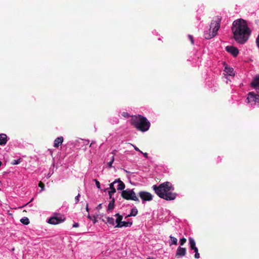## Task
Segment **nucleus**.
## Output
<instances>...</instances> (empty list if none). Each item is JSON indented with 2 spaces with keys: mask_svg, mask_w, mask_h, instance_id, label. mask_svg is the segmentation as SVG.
I'll return each instance as SVG.
<instances>
[{
  "mask_svg": "<svg viewBox=\"0 0 259 259\" xmlns=\"http://www.w3.org/2000/svg\"><path fill=\"white\" fill-rule=\"evenodd\" d=\"M232 31L235 41L241 45L248 40L251 33L246 22L242 19H238L233 22Z\"/></svg>",
  "mask_w": 259,
  "mask_h": 259,
  "instance_id": "obj_1",
  "label": "nucleus"
},
{
  "mask_svg": "<svg viewBox=\"0 0 259 259\" xmlns=\"http://www.w3.org/2000/svg\"><path fill=\"white\" fill-rule=\"evenodd\" d=\"M153 189L160 198L167 201L175 200L177 196L176 193L172 192L174 188L169 182L161 183L158 186L155 185Z\"/></svg>",
  "mask_w": 259,
  "mask_h": 259,
  "instance_id": "obj_2",
  "label": "nucleus"
},
{
  "mask_svg": "<svg viewBox=\"0 0 259 259\" xmlns=\"http://www.w3.org/2000/svg\"><path fill=\"white\" fill-rule=\"evenodd\" d=\"M130 122L138 131L142 132L148 131L150 127V122L147 119L139 114L132 116Z\"/></svg>",
  "mask_w": 259,
  "mask_h": 259,
  "instance_id": "obj_3",
  "label": "nucleus"
},
{
  "mask_svg": "<svg viewBox=\"0 0 259 259\" xmlns=\"http://www.w3.org/2000/svg\"><path fill=\"white\" fill-rule=\"evenodd\" d=\"M221 19L219 17H216L211 21L210 25V30L212 29V33L205 34V38L206 39H210L214 37L217 34V32L220 27V22Z\"/></svg>",
  "mask_w": 259,
  "mask_h": 259,
  "instance_id": "obj_4",
  "label": "nucleus"
},
{
  "mask_svg": "<svg viewBox=\"0 0 259 259\" xmlns=\"http://www.w3.org/2000/svg\"><path fill=\"white\" fill-rule=\"evenodd\" d=\"M121 197L127 200H132L139 202L140 200L137 196L134 189H126L123 190L121 194Z\"/></svg>",
  "mask_w": 259,
  "mask_h": 259,
  "instance_id": "obj_5",
  "label": "nucleus"
},
{
  "mask_svg": "<svg viewBox=\"0 0 259 259\" xmlns=\"http://www.w3.org/2000/svg\"><path fill=\"white\" fill-rule=\"evenodd\" d=\"M247 103L251 105L255 104L256 103H259V96L258 94H255L253 92H249L246 99Z\"/></svg>",
  "mask_w": 259,
  "mask_h": 259,
  "instance_id": "obj_6",
  "label": "nucleus"
},
{
  "mask_svg": "<svg viewBox=\"0 0 259 259\" xmlns=\"http://www.w3.org/2000/svg\"><path fill=\"white\" fill-rule=\"evenodd\" d=\"M65 220L64 216L60 215L59 216H55L50 218L48 223L52 225H57L63 222Z\"/></svg>",
  "mask_w": 259,
  "mask_h": 259,
  "instance_id": "obj_7",
  "label": "nucleus"
},
{
  "mask_svg": "<svg viewBox=\"0 0 259 259\" xmlns=\"http://www.w3.org/2000/svg\"><path fill=\"white\" fill-rule=\"evenodd\" d=\"M139 197L143 201H151L153 199L152 195L147 191H142L139 193Z\"/></svg>",
  "mask_w": 259,
  "mask_h": 259,
  "instance_id": "obj_8",
  "label": "nucleus"
},
{
  "mask_svg": "<svg viewBox=\"0 0 259 259\" xmlns=\"http://www.w3.org/2000/svg\"><path fill=\"white\" fill-rule=\"evenodd\" d=\"M226 50L228 53L231 54L233 57H237V55L239 54V50L238 49L232 46H228L226 47Z\"/></svg>",
  "mask_w": 259,
  "mask_h": 259,
  "instance_id": "obj_9",
  "label": "nucleus"
},
{
  "mask_svg": "<svg viewBox=\"0 0 259 259\" xmlns=\"http://www.w3.org/2000/svg\"><path fill=\"white\" fill-rule=\"evenodd\" d=\"M186 254V248L179 246L178 247L175 255L176 258H180L185 256Z\"/></svg>",
  "mask_w": 259,
  "mask_h": 259,
  "instance_id": "obj_10",
  "label": "nucleus"
},
{
  "mask_svg": "<svg viewBox=\"0 0 259 259\" xmlns=\"http://www.w3.org/2000/svg\"><path fill=\"white\" fill-rule=\"evenodd\" d=\"M251 86L253 87L256 90L259 89V75L256 76L250 84Z\"/></svg>",
  "mask_w": 259,
  "mask_h": 259,
  "instance_id": "obj_11",
  "label": "nucleus"
},
{
  "mask_svg": "<svg viewBox=\"0 0 259 259\" xmlns=\"http://www.w3.org/2000/svg\"><path fill=\"white\" fill-rule=\"evenodd\" d=\"M118 183V185H117V189L118 190H124V189L125 188V185L123 183V182H122L120 179H116L114 182L113 183Z\"/></svg>",
  "mask_w": 259,
  "mask_h": 259,
  "instance_id": "obj_12",
  "label": "nucleus"
},
{
  "mask_svg": "<svg viewBox=\"0 0 259 259\" xmlns=\"http://www.w3.org/2000/svg\"><path fill=\"white\" fill-rule=\"evenodd\" d=\"M132 225V222L122 221L120 223H118L115 227V228H121L122 227H130Z\"/></svg>",
  "mask_w": 259,
  "mask_h": 259,
  "instance_id": "obj_13",
  "label": "nucleus"
},
{
  "mask_svg": "<svg viewBox=\"0 0 259 259\" xmlns=\"http://www.w3.org/2000/svg\"><path fill=\"white\" fill-rule=\"evenodd\" d=\"M63 142V137H60L56 138L54 142V146L55 148H58L59 146H60Z\"/></svg>",
  "mask_w": 259,
  "mask_h": 259,
  "instance_id": "obj_14",
  "label": "nucleus"
},
{
  "mask_svg": "<svg viewBox=\"0 0 259 259\" xmlns=\"http://www.w3.org/2000/svg\"><path fill=\"white\" fill-rule=\"evenodd\" d=\"M7 136L4 134H0V145H4L7 142Z\"/></svg>",
  "mask_w": 259,
  "mask_h": 259,
  "instance_id": "obj_15",
  "label": "nucleus"
},
{
  "mask_svg": "<svg viewBox=\"0 0 259 259\" xmlns=\"http://www.w3.org/2000/svg\"><path fill=\"white\" fill-rule=\"evenodd\" d=\"M189 241L190 244V248L191 250L196 247L195 241L193 238L189 237Z\"/></svg>",
  "mask_w": 259,
  "mask_h": 259,
  "instance_id": "obj_16",
  "label": "nucleus"
},
{
  "mask_svg": "<svg viewBox=\"0 0 259 259\" xmlns=\"http://www.w3.org/2000/svg\"><path fill=\"white\" fill-rule=\"evenodd\" d=\"M114 202H115V199L114 198H113L112 199V200L109 202V203L108 204L107 211H111L113 209V208L114 207Z\"/></svg>",
  "mask_w": 259,
  "mask_h": 259,
  "instance_id": "obj_17",
  "label": "nucleus"
},
{
  "mask_svg": "<svg viewBox=\"0 0 259 259\" xmlns=\"http://www.w3.org/2000/svg\"><path fill=\"white\" fill-rule=\"evenodd\" d=\"M138 209L134 207L132 209L130 214H128L126 218L130 217L131 216L135 217L138 214Z\"/></svg>",
  "mask_w": 259,
  "mask_h": 259,
  "instance_id": "obj_18",
  "label": "nucleus"
},
{
  "mask_svg": "<svg viewBox=\"0 0 259 259\" xmlns=\"http://www.w3.org/2000/svg\"><path fill=\"white\" fill-rule=\"evenodd\" d=\"M170 239V240H171V242H169V245L171 246L172 245V244H174V245H177L178 244V240L176 238L173 237V236H170L169 237Z\"/></svg>",
  "mask_w": 259,
  "mask_h": 259,
  "instance_id": "obj_19",
  "label": "nucleus"
},
{
  "mask_svg": "<svg viewBox=\"0 0 259 259\" xmlns=\"http://www.w3.org/2000/svg\"><path fill=\"white\" fill-rule=\"evenodd\" d=\"M20 222L21 223L25 225H28L30 223L29 219L26 217L21 219L20 220Z\"/></svg>",
  "mask_w": 259,
  "mask_h": 259,
  "instance_id": "obj_20",
  "label": "nucleus"
},
{
  "mask_svg": "<svg viewBox=\"0 0 259 259\" xmlns=\"http://www.w3.org/2000/svg\"><path fill=\"white\" fill-rule=\"evenodd\" d=\"M225 71L226 73L229 74L230 75H232V73H233V69L232 68L226 67L225 68Z\"/></svg>",
  "mask_w": 259,
  "mask_h": 259,
  "instance_id": "obj_21",
  "label": "nucleus"
},
{
  "mask_svg": "<svg viewBox=\"0 0 259 259\" xmlns=\"http://www.w3.org/2000/svg\"><path fill=\"white\" fill-rule=\"evenodd\" d=\"M106 219H107V222L109 224L112 225H114V220L113 218L107 217Z\"/></svg>",
  "mask_w": 259,
  "mask_h": 259,
  "instance_id": "obj_22",
  "label": "nucleus"
},
{
  "mask_svg": "<svg viewBox=\"0 0 259 259\" xmlns=\"http://www.w3.org/2000/svg\"><path fill=\"white\" fill-rule=\"evenodd\" d=\"M114 161V156H112L111 158L110 161L109 162H108L107 163L108 167L109 168H111L112 167V163H113Z\"/></svg>",
  "mask_w": 259,
  "mask_h": 259,
  "instance_id": "obj_23",
  "label": "nucleus"
},
{
  "mask_svg": "<svg viewBox=\"0 0 259 259\" xmlns=\"http://www.w3.org/2000/svg\"><path fill=\"white\" fill-rule=\"evenodd\" d=\"M186 239L185 238H182L180 239V243L181 246H183L184 244L186 242Z\"/></svg>",
  "mask_w": 259,
  "mask_h": 259,
  "instance_id": "obj_24",
  "label": "nucleus"
},
{
  "mask_svg": "<svg viewBox=\"0 0 259 259\" xmlns=\"http://www.w3.org/2000/svg\"><path fill=\"white\" fill-rule=\"evenodd\" d=\"M122 216H119V217H117L115 221L116 225H118V223H120L122 222Z\"/></svg>",
  "mask_w": 259,
  "mask_h": 259,
  "instance_id": "obj_25",
  "label": "nucleus"
},
{
  "mask_svg": "<svg viewBox=\"0 0 259 259\" xmlns=\"http://www.w3.org/2000/svg\"><path fill=\"white\" fill-rule=\"evenodd\" d=\"M20 158L18 159V160H13L12 162H11V164H13V165H16V164H19L20 162Z\"/></svg>",
  "mask_w": 259,
  "mask_h": 259,
  "instance_id": "obj_26",
  "label": "nucleus"
},
{
  "mask_svg": "<svg viewBox=\"0 0 259 259\" xmlns=\"http://www.w3.org/2000/svg\"><path fill=\"white\" fill-rule=\"evenodd\" d=\"M38 186L41 188V191L44 190L45 188V184L42 182L40 181L38 183Z\"/></svg>",
  "mask_w": 259,
  "mask_h": 259,
  "instance_id": "obj_27",
  "label": "nucleus"
},
{
  "mask_svg": "<svg viewBox=\"0 0 259 259\" xmlns=\"http://www.w3.org/2000/svg\"><path fill=\"white\" fill-rule=\"evenodd\" d=\"M94 181L95 182L96 185L97 187V188H99V189H100V182L97 180H96V179H95Z\"/></svg>",
  "mask_w": 259,
  "mask_h": 259,
  "instance_id": "obj_28",
  "label": "nucleus"
},
{
  "mask_svg": "<svg viewBox=\"0 0 259 259\" xmlns=\"http://www.w3.org/2000/svg\"><path fill=\"white\" fill-rule=\"evenodd\" d=\"M188 38H189V40L191 41V44L193 45L194 44V40H193V36L191 35H189Z\"/></svg>",
  "mask_w": 259,
  "mask_h": 259,
  "instance_id": "obj_29",
  "label": "nucleus"
},
{
  "mask_svg": "<svg viewBox=\"0 0 259 259\" xmlns=\"http://www.w3.org/2000/svg\"><path fill=\"white\" fill-rule=\"evenodd\" d=\"M79 197H80V194H78L77 195V196L75 197V203H77L79 202Z\"/></svg>",
  "mask_w": 259,
  "mask_h": 259,
  "instance_id": "obj_30",
  "label": "nucleus"
},
{
  "mask_svg": "<svg viewBox=\"0 0 259 259\" xmlns=\"http://www.w3.org/2000/svg\"><path fill=\"white\" fill-rule=\"evenodd\" d=\"M256 45L257 46V47L259 48V33H258V35H257L256 38Z\"/></svg>",
  "mask_w": 259,
  "mask_h": 259,
  "instance_id": "obj_31",
  "label": "nucleus"
},
{
  "mask_svg": "<svg viewBox=\"0 0 259 259\" xmlns=\"http://www.w3.org/2000/svg\"><path fill=\"white\" fill-rule=\"evenodd\" d=\"M194 257H195V258H197V259L199 258L200 257V254H199L198 252H196L195 253V254L194 255Z\"/></svg>",
  "mask_w": 259,
  "mask_h": 259,
  "instance_id": "obj_32",
  "label": "nucleus"
},
{
  "mask_svg": "<svg viewBox=\"0 0 259 259\" xmlns=\"http://www.w3.org/2000/svg\"><path fill=\"white\" fill-rule=\"evenodd\" d=\"M115 184V183H113H113H111V184H110V185H109V188H110V189H112L115 188H114V185Z\"/></svg>",
  "mask_w": 259,
  "mask_h": 259,
  "instance_id": "obj_33",
  "label": "nucleus"
},
{
  "mask_svg": "<svg viewBox=\"0 0 259 259\" xmlns=\"http://www.w3.org/2000/svg\"><path fill=\"white\" fill-rule=\"evenodd\" d=\"M102 204H99L96 207V209L98 210H100L102 208Z\"/></svg>",
  "mask_w": 259,
  "mask_h": 259,
  "instance_id": "obj_34",
  "label": "nucleus"
},
{
  "mask_svg": "<svg viewBox=\"0 0 259 259\" xmlns=\"http://www.w3.org/2000/svg\"><path fill=\"white\" fill-rule=\"evenodd\" d=\"M79 226L78 224L77 223H74L73 225V227H74V228H77Z\"/></svg>",
  "mask_w": 259,
  "mask_h": 259,
  "instance_id": "obj_35",
  "label": "nucleus"
},
{
  "mask_svg": "<svg viewBox=\"0 0 259 259\" xmlns=\"http://www.w3.org/2000/svg\"><path fill=\"white\" fill-rule=\"evenodd\" d=\"M134 148H135V149L136 151H139L140 152L142 153V151H141V150H140L138 147H136V146H134Z\"/></svg>",
  "mask_w": 259,
  "mask_h": 259,
  "instance_id": "obj_36",
  "label": "nucleus"
},
{
  "mask_svg": "<svg viewBox=\"0 0 259 259\" xmlns=\"http://www.w3.org/2000/svg\"><path fill=\"white\" fill-rule=\"evenodd\" d=\"M142 153L143 154L145 158H148V153H143V152H142Z\"/></svg>",
  "mask_w": 259,
  "mask_h": 259,
  "instance_id": "obj_37",
  "label": "nucleus"
},
{
  "mask_svg": "<svg viewBox=\"0 0 259 259\" xmlns=\"http://www.w3.org/2000/svg\"><path fill=\"white\" fill-rule=\"evenodd\" d=\"M108 194H109L110 198L111 199L112 198V194L113 193H111V191H109Z\"/></svg>",
  "mask_w": 259,
  "mask_h": 259,
  "instance_id": "obj_38",
  "label": "nucleus"
},
{
  "mask_svg": "<svg viewBox=\"0 0 259 259\" xmlns=\"http://www.w3.org/2000/svg\"><path fill=\"white\" fill-rule=\"evenodd\" d=\"M123 116L124 117H129L130 116V115L127 113H123Z\"/></svg>",
  "mask_w": 259,
  "mask_h": 259,
  "instance_id": "obj_39",
  "label": "nucleus"
},
{
  "mask_svg": "<svg viewBox=\"0 0 259 259\" xmlns=\"http://www.w3.org/2000/svg\"><path fill=\"white\" fill-rule=\"evenodd\" d=\"M110 191L111 193H115L116 192V189L115 188L112 189Z\"/></svg>",
  "mask_w": 259,
  "mask_h": 259,
  "instance_id": "obj_40",
  "label": "nucleus"
},
{
  "mask_svg": "<svg viewBox=\"0 0 259 259\" xmlns=\"http://www.w3.org/2000/svg\"><path fill=\"white\" fill-rule=\"evenodd\" d=\"M85 209H86L87 211L89 212V207H88V203L86 204V208H85Z\"/></svg>",
  "mask_w": 259,
  "mask_h": 259,
  "instance_id": "obj_41",
  "label": "nucleus"
},
{
  "mask_svg": "<svg viewBox=\"0 0 259 259\" xmlns=\"http://www.w3.org/2000/svg\"><path fill=\"white\" fill-rule=\"evenodd\" d=\"M192 250L194 251L195 253H196V252H198V249L197 247L195 248L194 249H193Z\"/></svg>",
  "mask_w": 259,
  "mask_h": 259,
  "instance_id": "obj_42",
  "label": "nucleus"
},
{
  "mask_svg": "<svg viewBox=\"0 0 259 259\" xmlns=\"http://www.w3.org/2000/svg\"><path fill=\"white\" fill-rule=\"evenodd\" d=\"M116 150H113L112 152H111V154L112 155H115L116 154Z\"/></svg>",
  "mask_w": 259,
  "mask_h": 259,
  "instance_id": "obj_43",
  "label": "nucleus"
},
{
  "mask_svg": "<svg viewBox=\"0 0 259 259\" xmlns=\"http://www.w3.org/2000/svg\"><path fill=\"white\" fill-rule=\"evenodd\" d=\"M115 216L117 217H119V216H121L120 214H119V213H116Z\"/></svg>",
  "mask_w": 259,
  "mask_h": 259,
  "instance_id": "obj_44",
  "label": "nucleus"
},
{
  "mask_svg": "<svg viewBox=\"0 0 259 259\" xmlns=\"http://www.w3.org/2000/svg\"><path fill=\"white\" fill-rule=\"evenodd\" d=\"M88 218L89 219L92 220L91 217L90 215V214H88Z\"/></svg>",
  "mask_w": 259,
  "mask_h": 259,
  "instance_id": "obj_45",
  "label": "nucleus"
},
{
  "mask_svg": "<svg viewBox=\"0 0 259 259\" xmlns=\"http://www.w3.org/2000/svg\"><path fill=\"white\" fill-rule=\"evenodd\" d=\"M2 165V162L0 161V167Z\"/></svg>",
  "mask_w": 259,
  "mask_h": 259,
  "instance_id": "obj_46",
  "label": "nucleus"
}]
</instances>
